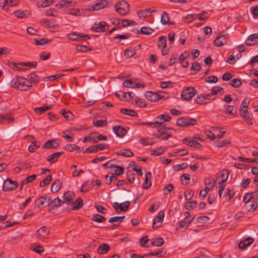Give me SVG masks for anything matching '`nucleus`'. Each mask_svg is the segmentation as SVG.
I'll return each instance as SVG.
<instances>
[{
  "instance_id": "f257e3e1",
  "label": "nucleus",
  "mask_w": 258,
  "mask_h": 258,
  "mask_svg": "<svg viewBox=\"0 0 258 258\" xmlns=\"http://www.w3.org/2000/svg\"><path fill=\"white\" fill-rule=\"evenodd\" d=\"M10 87L21 91H26L32 86L31 82L23 77L17 76L10 82Z\"/></svg>"
},
{
  "instance_id": "f03ea898",
  "label": "nucleus",
  "mask_w": 258,
  "mask_h": 258,
  "mask_svg": "<svg viewBox=\"0 0 258 258\" xmlns=\"http://www.w3.org/2000/svg\"><path fill=\"white\" fill-rule=\"evenodd\" d=\"M114 8L116 11L121 16L126 15L130 12V5L124 0L115 4Z\"/></svg>"
},
{
  "instance_id": "7ed1b4c3",
  "label": "nucleus",
  "mask_w": 258,
  "mask_h": 258,
  "mask_svg": "<svg viewBox=\"0 0 258 258\" xmlns=\"http://www.w3.org/2000/svg\"><path fill=\"white\" fill-rule=\"evenodd\" d=\"M165 92L158 91L153 92L152 91H147L145 93L146 98L150 101L156 102L160 99L164 98Z\"/></svg>"
},
{
  "instance_id": "20e7f679",
  "label": "nucleus",
  "mask_w": 258,
  "mask_h": 258,
  "mask_svg": "<svg viewBox=\"0 0 258 258\" xmlns=\"http://www.w3.org/2000/svg\"><path fill=\"white\" fill-rule=\"evenodd\" d=\"M197 90L192 87H187L181 93V98L185 100H189L196 93Z\"/></svg>"
},
{
  "instance_id": "39448f33",
  "label": "nucleus",
  "mask_w": 258,
  "mask_h": 258,
  "mask_svg": "<svg viewBox=\"0 0 258 258\" xmlns=\"http://www.w3.org/2000/svg\"><path fill=\"white\" fill-rule=\"evenodd\" d=\"M197 120L195 118L181 117L176 120V124L179 126H187L190 125H195Z\"/></svg>"
},
{
  "instance_id": "423d86ee",
  "label": "nucleus",
  "mask_w": 258,
  "mask_h": 258,
  "mask_svg": "<svg viewBox=\"0 0 258 258\" xmlns=\"http://www.w3.org/2000/svg\"><path fill=\"white\" fill-rule=\"evenodd\" d=\"M136 79L125 80L123 83V86L124 87L131 88H139L140 87L144 88L145 84L143 82L135 83Z\"/></svg>"
},
{
  "instance_id": "0eeeda50",
  "label": "nucleus",
  "mask_w": 258,
  "mask_h": 258,
  "mask_svg": "<svg viewBox=\"0 0 258 258\" xmlns=\"http://www.w3.org/2000/svg\"><path fill=\"white\" fill-rule=\"evenodd\" d=\"M18 185L17 182L14 181L10 178H7L4 181L3 190L5 191L13 190L16 189Z\"/></svg>"
},
{
  "instance_id": "6e6552de",
  "label": "nucleus",
  "mask_w": 258,
  "mask_h": 258,
  "mask_svg": "<svg viewBox=\"0 0 258 258\" xmlns=\"http://www.w3.org/2000/svg\"><path fill=\"white\" fill-rule=\"evenodd\" d=\"M68 37L72 41H82L90 39V36L84 34L72 32L68 34Z\"/></svg>"
},
{
  "instance_id": "1a4fd4ad",
  "label": "nucleus",
  "mask_w": 258,
  "mask_h": 258,
  "mask_svg": "<svg viewBox=\"0 0 258 258\" xmlns=\"http://www.w3.org/2000/svg\"><path fill=\"white\" fill-rule=\"evenodd\" d=\"M108 28L109 26L107 23L104 21H101L98 23H95L94 25L91 27V29L97 32H101L106 31Z\"/></svg>"
},
{
  "instance_id": "9d476101",
  "label": "nucleus",
  "mask_w": 258,
  "mask_h": 258,
  "mask_svg": "<svg viewBox=\"0 0 258 258\" xmlns=\"http://www.w3.org/2000/svg\"><path fill=\"white\" fill-rule=\"evenodd\" d=\"M171 118V117L168 114H162L157 116L154 118V123H155V127H159L163 122L169 121Z\"/></svg>"
},
{
  "instance_id": "9b49d317",
  "label": "nucleus",
  "mask_w": 258,
  "mask_h": 258,
  "mask_svg": "<svg viewBox=\"0 0 258 258\" xmlns=\"http://www.w3.org/2000/svg\"><path fill=\"white\" fill-rule=\"evenodd\" d=\"M164 217V212L163 210L160 211L158 215L153 220V222L152 224L153 228H158L160 227L163 221V219Z\"/></svg>"
},
{
  "instance_id": "f8f14e48",
  "label": "nucleus",
  "mask_w": 258,
  "mask_h": 258,
  "mask_svg": "<svg viewBox=\"0 0 258 258\" xmlns=\"http://www.w3.org/2000/svg\"><path fill=\"white\" fill-rule=\"evenodd\" d=\"M51 203V198L48 196H41L35 201V204L38 208L44 207L45 204L49 206Z\"/></svg>"
},
{
  "instance_id": "ddd939ff",
  "label": "nucleus",
  "mask_w": 258,
  "mask_h": 258,
  "mask_svg": "<svg viewBox=\"0 0 258 258\" xmlns=\"http://www.w3.org/2000/svg\"><path fill=\"white\" fill-rule=\"evenodd\" d=\"M247 109L248 108H240V111L241 115L244 121H246L248 124H252L253 123L252 119Z\"/></svg>"
},
{
  "instance_id": "4468645a",
  "label": "nucleus",
  "mask_w": 258,
  "mask_h": 258,
  "mask_svg": "<svg viewBox=\"0 0 258 258\" xmlns=\"http://www.w3.org/2000/svg\"><path fill=\"white\" fill-rule=\"evenodd\" d=\"M16 0H0V8L5 12H8L9 6L12 7L17 4Z\"/></svg>"
},
{
  "instance_id": "2eb2a0df",
  "label": "nucleus",
  "mask_w": 258,
  "mask_h": 258,
  "mask_svg": "<svg viewBox=\"0 0 258 258\" xmlns=\"http://www.w3.org/2000/svg\"><path fill=\"white\" fill-rule=\"evenodd\" d=\"M37 237L40 239L46 238L49 233V231L45 226H43L38 229L36 231Z\"/></svg>"
},
{
  "instance_id": "dca6fc26",
  "label": "nucleus",
  "mask_w": 258,
  "mask_h": 258,
  "mask_svg": "<svg viewBox=\"0 0 258 258\" xmlns=\"http://www.w3.org/2000/svg\"><path fill=\"white\" fill-rule=\"evenodd\" d=\"M132 92H124V91H118L115 92V95L119 98L121 97V98H120L121 100H123V101L128 102L131 100L132 99Z\"/></svg>"
},
{
  "instance_id": "f3484780",
  "label": "nucleus",
  "mask_w": 258,
  "mask_h": 258,
  "mask_svg": "<svg viewBox=\"0 0 258 258\" xmlns=\"http://www.w3.org/2000/svg\"><path fill=\"white\" fill-rule=\"evenodd\" d=\"M245 43L248 46H252L258 43V33L249 35L246 39Z\"/></svg>"
},
{
  "instance_id": "a211bd4d",
  "label": "nucleus",
  "mask_w": 258,
  "mask_h": 258,
  "mask_svg": "<svg viewBox=\"0 0 258 258\" xmlns=\"http://www.w3.org/2000/svg\"><path fill=\"white\" fill-rule=\"evenodd\" d=\"M227 42V38L225 35L217 37L214 41V45L217 47H221Z\"/></svg>"
},
{
  "instance_id": "6ab92c4d",
  "label": "nucleus",
  "mask_w": 258,
  "mask_h": 258,
  "mask_svg": "<svg viewBox=\"0 0 258 258\" xmlns=\"http://www.w3.org/2000/svg\"><path fill=\"white\" fill-rule=\"evenodd\" d=\"M59 145L56 139L50 140L46 142L42 146L44 149H56Z\"/></svg>"
},
{
  "instance_id": "aec40b11",
  "label": "nucleus",
  "mask_w": 258,
  "mask_h": 258,
  "mask_svg": "<svg viewBox=\"0 0 258 258\" xmlns=\"http://www.w3.org/2000/svg\"><path fill=\"white\" fill-rule=\"evenodd\" d=\"M183 143H186V144L188 146L197 149L200 148L202 146V145L196 140L189 138H184L183 140Z\"/></svg>"
},
{
  "instance_id": "412c9836",
  "label": "nucleus",
  "mask_w": 258,
  "mask_h": 258,
  "mask_svg": "<svg viewBox=\"0 0 258 258\" xmlns=\"http://www.w3.org/2000/svg\"><path fill=\"white\" fill-rule=\"evenodd\" d=\"M108 5V2L106 0H99L98 2L92 5L94 10H100L105 8Z\"/></svg>"
},
{
  "instance_id": "4be33fe9",
  "label": "nucleus",
  "mask_w": 258,
  "mask_h": 258,
  "mask_svg": "<svg viewBox=\"0 0 258 258\" xmlns=\"http://www.w3.org/2000/svg\"><path fill=\"white\" fill-rule=\"evenodd\" d=\"M254 241L253 238L249 237L245 240L241 241L238 244V247L240 249H244L247 246L250 245Z\"/></svg>"
},
{
  "instance_id": "5701e85b",
  "label": "nucleus",
  "mask_w": 258,
  "mask_h": 258,
  "mask_svg": "<svg viewBox=\"0 0 258 258\" xmlns=\"http://www.w3.org/2000/svg\"><path fill=\"white\" fill-rule=\"evenodd\" d=\"M113 130L116 135L120 138L123 137L126 133L125 129L119 125L114 126Z\"/></svg>"
},
{
  "instance_id": "b1692460",
  "label": "nucleus",
  "mask_w": 258,
  "mask_h": 258,
  "mask_svg": "<svg viewBox=\"0 0 258 258\" xmlns=\"http://www.w3.org/2000/svg\"><path fill=\"white\" fill-rule=\"evenodd\" d=\"M63 152H56L53 154H52L50 155H49L47 157V161L51 163H53L55 162L58 158L62 154H63Z\"/></svg>"
},
{
  "instance_id": "393cba45",
  "label": "nucleus",
  "mask_w": 258,
  "mask_h": 258,
  "mask_svg": "<svg viewBox=\"0 0 258 258\" xmlns=\"http://www.w3.org/2000/svg\"><path fill=\"white\" fill-rule=\"evenodd\" d=\"M74 196V194L72 191H68L65 192L63 196L64 203L66 202L67 205H70L73 201V197Z\"/></svg>"
},
{
  "instance_id": "a878e982",
  "label": "nucleus",
  "mask_w": 258,
  "mask_h": 258,
  "mask_svg": "<svg viewBox=\"0 0 258 258\" xmlns=\"http://www.w3.org/2000/svg\"><path fill=\"white\" fill-rule=\"evenodd\" d=\"M116 21L117 22V25L118 26L121 25L122 27H125L131 25H135L136 24L135 21L129 19H123L120 21L117 19Z\"/></svg>"
},
{
  "instance_id": "bb28decb",
  "label": "nucleus",
  "mask_w": 258,
  "mask_h": 258,
  "mask_svg": "<svg viewBox=\"0 0 258 258\" xmlns=\"http://www.w3.org/2000/svg\"><path fill=\"white\" fill-rule=\"evenodd\" d=\"M132 31L133 32L136 31L137 33H141L143 34L147 35H151L154 32L153 29H152L149 27H144V26L142 27L141 28L140 31H139V30L136 29H134V30H132Z\"/></svg>"
},
{
  "instance_id": "cd10ccee",
  "label": "nucleus",
  "mask_w": 258,
  "mask_h": 258,
  "mask_svg": "<svg viewBox=\"0 0 258 258\" xmlns=\"http://www.w3.org/2000/svg\"><path fill=\"white\" fill-rule=\"evenodd\" d=\"M151 173L150 171H149L146 174L144 182L143 184V188L145 189H148L151 186Z\"/></svg>"
},
{
  "instance_id": "c85d7f7f",
  "label": "nucleus",
  "mask_w": 258,
  "mask_h": 258,
  "mask_svg": "<svg viewBox=\"0 0 258 258\" xmlns=\"http://www.w3.org/2000/svg\"><path fill=\"white\" fill-rule=\"evenodd\" d=\"M75 4L72 0H61L58 4L56 5V7L58 8L63 7H69L73 6V4Z\"/></svg>"
},
{
  "instance_id": "c756f323",
  "label": "nucleus",
  "mask_w": 258,
  "mask_h": 258,
  "mask_svg": "<svg viewBox=\"0 0 258 258\" xmlns=\"http://www.w3.org/2000/svg\"><path fill=\"white\" fill-rule=\"evenodd\" d=\"M110 249V246L106 243L101 244L97 249V252L99 254H103L107 253Z\"/></svg>"
},
{
  "instance_id": "7c9ffc66",
  "label": "nucleus",
  "mask_w": 258,
  "mask_h": 258,
  "mask_svg": "<svg viewBox=\"0 0 258 258\" xmlns=\"http://www.w3.org/2000/svg\"><path fill=\"white\" fill-rule=\"evenodd\" d=\"M52 107L53 105H43V106L41 107L35 108L34 110L36 113H38L39 114H41L46 111L51 110Z\"/></svg>"
},
{
  "instance_id": "2f4dec72",
  "label": "nucleus",
  "mask_w": 258,
  "mask_h": 258,
  "mask_svg": "<svg viewBox=\"0 0 258 258\" xmlns=\"http://www.w3.org/2000/svg\"><path fill=\"white\" fill-rule=\"evenodd\" d=\"M117 155H121L124 157H130L134 156V153L129 149H123L115 152Z\"/></svg>"
},
{
  "instance_id": "473e14b6",
  "label": "nucleus",
  "mask_w": 258,
  "mask_h": 258,
  "mask_svg": "<svg viewBox=\"0 0 258 258\" xmlns=\"http://www.w3.org/2000/svg\"><path fill=\"white\" fill-rule=\"evenodd\" d=\"M213 180L214 179L210 177L206 178L205 179L206 188L209 191L212 190L215 185V183L213 182Z\"/></svg>"
},
{
  "instance_id": "72a5a7b5",
  "label": "nucleus",
  "mask_w": 258,
  "mask_h": 258,
  "mask_svg": "<svg viewBox=\"0 0 258 258\" xmlns=\"http://www.w3.org/2000/svg\"><path fill=\"white\" fill-rule=\"evenodd\" d=\"M51 204L49 205L52 208H57L60 207L62 204L64 203L61 200H60L59 198H56L54 200H52L51 198Z\"/></svg>"
},
{
  "instance_id": "f704fd0d",
  "label": "nucleus",
  "mask_w": 258,
  "mask_h": 258,
  "mask_svg": "<svg viewBox=\"0 0 258 258\" xmlns=\"http://www.w3.org/2000/svg\"><path fill=\"white\" fill-rule=\"evenodd\" d=\"M28 80L29 82L34 83V84H37L40 82V77L39 76L36 75L35 73H32L28 76Z\"/></svg>"
},
{
  "instance_id": "c9c22d12",
  "label": "nucleus",
  "mask_w": 258,
  "mask_h": 258,
  "mask_svg": "<svg viewBox=\"0 0 258 258\" xmlns=\"http://www.w3.org/2000/svg\"><path fill=\"white\" fill-rule=\"evenodd\" d=\"M14 119L7 114L1 115L0 117V122L2 123H10L13 122Z\"/></svg>"
},
{
  "instance_id": "e433bc0d",
  "label": "nucleus",
  "mask_w": 258,
  "mask_h": 258,
  "mask_svg": "<svg viewBox=\"0 0 258 258\" xmlns=\"http://www.w3.org/2000/svg\"><path fill=\"white\" fill-rule=\"evenodd\" d=\"M120 112L123 114L130 116L135 117L138 116V114L136 111L128 109L122 108L120 109Z\"/></svg>"
},
{
  "instance_id": "4c0bfd02",
  "label": "nucleus",
  "mask_w": 258,
  "mask_h": 258,
  "mask_svg": "<svg viewBox=\"0 0 258 258\" xmlns=\"http://www.w3.org/2000/svg\"><path fill=\"white\" fill-rule=\"evenodd\" d=\"M83 205V201L81 198H78L76 199L75 203L73 204L72 209L76 210L80 209Z\"/></svg>"
},
{
  "instance_id": "58836bf2",
  "label": "nucleus",
  "mask_w": 258,
  "mask_h": 258,
  "mask_svg": "<svg viewBox=\"0 0 258 258\" xmlns=\"http://www.w3.org/2000/svg\"><path fill=\"white\" fill-rule=\"evenodd\" d=\"M155 11V10H151L150 8H147L144 10H141L139 11L138 15L140 18L143 17L145 18L147 16L148 13H152Z\"/></svg>"
},
{
  "instance_id": "ea45409f",
  "label": "nucleus",
  "mask_w": 258,
  "mask_h": 258,
  "mask_svg": "<svg viewBox=\"0 0 258 258\" xmlns=\"http://www.w3.org/2000/svg\"><path fill=\"white\" fill-rule=\"evenodd\" d=\"M61 186V184L59 181V180L57 179L55 180L54 183L52 184L51 190L53 192H56L59 190Z\"/></svg>"
},
{
  "instance_id": "a19ab883",
  "label": "nucleus",
  "mask_w": 258,
  "mask_h": 258,
  "mask_svg": "<svg viewBox=\"0 0 258 258\" xmlns=\"http://www.w3.org/2000/svg\"><path fill=\"white\" fill-rule=\"evenodd\" d=\"M93 142L95 143L99 142L100 141H106L107 137L101 134H97L92 137Z\"/></svg>"
},
{
  "instance_id": "79ce46f5",
  "label": "nucleus",
  "mask_w": 258,
  "mask_h": 258,
  "mask_svg": "<svg viewBox=\"0 0 258 258\" xmlns=\"http://www.w3.org/2000/svg\"><path fill=\"white\" fill-rule=\"evenodd\" d=\"M64 149L70 152H72L74 150L77 151L78 153L81 152L80 147L75 144L67 145L64 147Z\"/></svg>"
},
{
  "instance_id": "37998d69",
  "label": "nucleus",
  "mask_w": 258,
  "mask_h": 258,
  "mask_svg": "<svg viewBox=\"0 0 258 258\" xmlns=\"http://www.w3.org/2000/svg\"><path fill=\"white\" fill-rule=\"evenodd\" d=\"M93 124L97 127L105 126L107 124L106 119H105L104 120H93Z\"/></svg>"
},
{
  "instance_id": "c03bdc74",
  "label": "nucleus",
  "mask_w": 258,
  "mask_h": 258,
  "mask_svg": "<svg viewBox=\"0 0 258 258\" xmlns=\"http://www.w3.org/2000/svg\"><path fill=\"white\" fill-rule=\"evenodd\" d=\"M224 106L226 107V113L232 115H235L236 114V107H234V106L230 105H227Z\"/></svg>"
},
{
  "instance_id": "a18cd8bd",
  "label": "nucleus",
  "mask_w": 258,
  "mask_h": 258,
  "mask_svg": "<svg viewBox=\"0 0 258 258\" xmlns=\"http://www.w3.org/2000/svg\"><path fill=\"white\" fill-rule=\"evenodd\" d=\"M124 218H125L124 216H114V217H111V218H110L108 220V222L113 223L114 222H117L120 223L123 221V220L124 219Z\"/></svg>"
},
{
  "instance_id": "49530a36",
  "label": "nucleus",
  "mask_w": 258,
  "mask_h": 258,
  "mask_svg": "<svg viewBox=\"0 0 258 258\" xmlns=\"http://www.w3.org/2000/svg\"><path fill=\"white\" fill-rule=\"evenodd\" d=\"M9 65H10V67L13 70H17L19 71H22V72H24L26 70V69H25L24 68H21V67H18V65H20V63H15L14 62H11L9 63Z\"/></svg>"
},
{
  "instance_id": "de8ad7c7",
  "label": "nucleus",
  "mask_w": 258,
  "mask_h": 258,
  "mask_svg": "<svg viewBox=\"0 0 258 258\" xmlns=\"http://www.w3.org/2000/svg\"><path fill=\"white\" fill-rule=\"evenodd\" d=\"M181 183L183 185H187L190 180V177L188 174L184 173L181 177Z\"/></svg>"
},
{
  "instance_id": "09e8293b",
  "label": "nucleus",
  "mask_w": 258,
  "mask_h": 258,
  "mask_svg": "<svg viewBox=\"0 0 258 258\" xmlns=\"http://www.w3.org/2000/svg\"><path fill=\"white\" fill-rule=\"evenodd\" d=\"M198 15L197 14H188L185 18L184 21L185 23H189L193 20L197 19Z\"/></svg>"
},
{
  "instance_id": "8fccbe9b",
  "label": "nucleus",
  "mask_w": 258,
  "mask_h": 258,
  "mask_svg": "<svg viewBox=\"0 0 258 258\" xmlns=\"http://www.w3.org/2000/svg\"><path fill=\"white\" fill-rule=\"evenodd\" d=\"M61 114L63 116L67 119H71L73 118L74 115L70 111H67L64 109H62L61 111Z\"/></svg>"
},
{
  "instance_id": "3c124183",
  "label": "nucleus",
  "mask_w": 258,
  "mask_h": 258,
  "mask_svg": "<svg viewBox=\"0 0 258 258\" xmlns=\"http://www.w3.org/2000/svg\"><path fill=\"white\" fill-rule=\"evenodd\" d=\"M218 93H221L222 94L224 93V89L222 87L215 86L212 88L211 90V93L214 96Z\"/></svg>"
},
{
  "instance_id": "603ef678",
  "label": "nucleus",
  "mask_w": 258,
  "mask_h": 258,
  "mask_svg": "<svg viewBox=\"0 0 258 258\" xmlns=\"http://www.w3.org/2000/svg\"><path fill=\"white\" fill-rule=\"evenodd\" d=\"M151 154L159 156L164 152V150L162 147H159L154 150H151Z\"/></svg>"
},
{
  "instance_id": "864d4df0",
  "label": "nucleus",
  "mask_w": 258,
  "mask_h": 258,
  "mask_svg": "<svg viewBox=\"0 0 258 258\" xmlns=\"http://www.w3.org/2000/svg\"><path fill=\"white\" fill-rule=\"evenodd\" d=\"M188 224H187L186 218H184L183 220L181 221L179 224L178 227L176 228V230L178 229H184L183 231L186 229L188 227Z\"/></svg>"
},
{
  "instance_id": "5fc2aeb1",
  "label": "nucleus",
  "mask_w": 258,
  "mask_h": 258,
  "mask_svg": "<svg viewBox=\"0 0 258 258\" xmlns=\"http://www.w3.org/2000/svg\"><path fill=\"white\" fill-rule=\"evenodd\" d=\"M169 21L168 14L166 12H164L161 17V22L162 24H167Z\"/></svg>"
},
{
  "instance_id": "6e6d98bb",
  "label": "nucleus",
  "mask_w": 258,
  "mask_h": 258,
  "mask_svg": "<svg viewBox=\"0 0 258 258\" xmlns=\"http://www.w3.org/2000/svg\"><path fill=\"white\" fill-rule=\"evenodd\" d=\"M230 141L229 140H224L221 141H218L216 143L215 146L218 148H221L229 145Z\"/></svg>"
},
{
  "instance_id": "4d7b16f0",
  "label": "nucleus",
  "mask_w": 258,
  "mask_h": 258,
  "mask_svg": "<svg viewBox=\"0 0 258 258\" xmlns=\"http://www.w3.org/2000/svg\"><path fill=\"white\" fill-rule=\"evenodd\" d=\"M164 242V239L161 238H158L156 239L154 241H152L151 245L156 246H160L163 244Z\"/></svg>"
},
{
  "instance_id": "13d9d810",
  "label": "nucleus",
  "mask_w": 258,
  "mask_h": 258,
  "mask_svg": "<svg viewBox=\"0 0 258 258\" xmlns=\"http://www.w3.org/2000/svg\"><path fill=\"white\" fill-rule=\"evenodd\" d=\"M241 82L239 79L235 78L231 80L230 85L235 88H238L241 85Z\"/></svg>"
},
{
  "instance_id": "bf43d9fd",
  "label": "nucleus",
  "mask_w": 258,
  "mask_h": 258,
  "mask_svg": "<svg viewBox=\"0 0 258 258\" xmlns=\"http://www.w3.org/2000/svg\"><path fill=\"white\" fill-rule=\"evenodd\" d=\"M131 35L129 33H126L123 35H118L114 37V40L116 42H119V41L118 40L119 39H125L128 38L130 37Z\"/></svg>"
},
{
  "instance_id": "052dcab7",
  "label": "nucleus",
  "mask_w": 258,
  "mask_h": 258,
  "mask_svg": "<svg viewBox=\"0 0 258 258\" xmlns=\"http://www.w3.org/2000/svg\"><path fill=\"white\" fill-rule=\"evenodd\" d=\"M129 206L130 202L128 201H125L119 204V209L121 211H126L129 207Z\"/></svg>"
},
{
  "instance_id": "680f3d73",
  "label": "nucleus",
  "mask_w": 258,
  "mask_h": 258,
  "mask_svg": "<svg viewBox=\"0 0 258 258\" xmlns=\"http://www.w3.org/2000/svg\"><path fill=\"white\" fill-rule=\"evenodd\" d=\"M166 37L161 36L159 38V46L163 49L166 47Z\"/></svg>"
},
{
  "instance_id": "e2e57ef3",
  "label": "nucleus",
  "mask_w": 258,
  "mask_h": 258,
  "mask_svg": "<svg viewBox=\"0 0 258 258\" xmlns=\"http://www.w3.org/2000/svg\"><path fill=\"white\" fill-rule=\"evenodd\" d=\"M35 43L36 45H42L50 41V40L46 38H42L41 39H38L37 38H34Z\"/></svg>"
},
{
  "instance_id": "0e129e2a",
  "label": "nucleus",
  "mask_w": 258,
  "mask_h": 258,
  "mask_svg": "<svg viewBox=\"0 0 258 258\" xmlns=\"http://www.w3.org/2000/svg\"><path fill=\"white\" fill-rule=\"evenodd\" d=\"M218 81V79L215 76H211L205 79V82L208 83H216Z\"/></svg>"
},
{
  "instance_id": "69168bd1",
  "label": "nucleus",
  "mask_w": 258,
  "mask_h": 258,
  "mask_svg": "<svg viewBox=\"0 0 258 258\" xmlns=\"http://www.w3.org/2000/svg\"><path fill=\"white\" fill-rule=\"evenodd\" d=\"M126 175L128 179V181L130 183H132L135 179V174L132 171H127L126 172Z\"/></svg>"
},
{
  "instance_id": "338daca9",
  "label": "nucleus",
  "mask_w": 258,
  "mask_h": 258,
  "mask_svg": "<svg viewBox=\"0 0 258 258\" xmlns=\"http://www.w3.org/2000/svg\"><path fill=\"white\" fill-rule=\"evenodd\" d=\"M197 204V202L196 201L188 202L185 204L186 209L187 210L194 209L196 207Z\"/></svg>"
},
{
  "instance_id": "774afa93",
  "label": "nucleus",
  "mask_w": 258,
  "mask_h": 258,
  "mask_svg": "<svg viewBox=\"0 0 258 258\" xmlns=\"http://www.w3.org/2000/svg\"><path fill=\"white\" fill-rule=\"evenodd\" d=\"M51 179L52 178L50 175H47L46 177L40 182V186H44L48 185Z\"/></svg>"
}]
</instances>
